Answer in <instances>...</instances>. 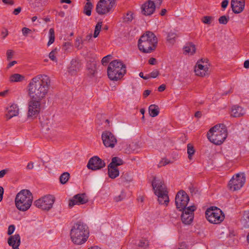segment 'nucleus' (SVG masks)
Instances as JSON below:
<instances>
[{
  "instance_id": "1",
  "label": "nucleus",
  "mask_w": 249,
  "mask_h": 249,
  "mask_svg": "<svg viewBox=\"0 0 249 249\" xmlns=\"http://www.w3.org/2000/svg\"><path fill=\"white\" fill-rule=\"evenodd\" d=\"M51 84L49 76L39 74L32 79L28 88V94L31 99L42 100L47 94Z\"/></svg>"
},
{
  "instance_id": "2",
  "label": "nucleus",
  "mask_w": 249,
  "mask_h": 249,
  "mask_svg": "<svg viewBox=\"0 0 249 249\" xmlns=\"http://www.w3.org/2000/svg\"><path fill=\"white\" fill-rule=\"evenodd\" d=\"M89 234L88 226L81 221L75 223L70 231L71 241L76 245L85 243L89 237Z\"/></svg>"
},
{
  "instance_id": "3",
  "label": "nucleus",
  "mask_w": 249,
  "mask_h": 249,
  "mask_svg": "<svg viewBox=\"0 0 249 249\" xmlns=\"http://www.w3.org/2000/svg\"><path fill=\"white\" fill-rule=\"evenodd\" d=\"M158 38L152 32L147 31L143 34L138 41L139 50L144 53H150L154 51L157 46Z\"/></svg>"
},
{
  "instance_id": "4",
  "label": "nucleus",
  "mask_w": 249,
  "mask_h": 249,
  "mask_svg": "<svg viewBox=\"0 0 249 249\" xmlns=\"http://www.w3.org/2000/svg\"><path fill=\"white\" fill-rule=\"evenodd\" d=\"M227 137V128L223 124L214 125L207 133L209 140L216 145L222 144Z\"/></svg>"
},
{
  "instance_id": "5",
  "label": "nucleus",
  "mask_w": 249,
  "mask_h": 249,
  "mask_svg": "<svg viewBox=\"0 0 249 249\" xmlns=\"http://www.w3.org/2000/svg\"><path fill=\"white\" fill-rule=\"evenodd\" d=\"M152 186L154 194L158 196V200L160 204L168 205L169 201L168 191L164 182L156 177H154L152 181Z\"/></svg>"
},
{
  "instance_id": "6",
  "label": "nucleus",
  "mask_w": 249,
  "mask_h": 249,
  "mask_svg": "<svg viewBox=\"0 0 249 249\" xmlns=\"http://www.w3.org/2000/svg\"><path fill=\"white\" fill-rule=\"evenodd\" d=\"M33 200L32 194L28 190H22L16 196L15 204L18 209L26 211L31 207Z\"/></svg>"
},
{
  "instance_id": "7",
  "label": "nucleus",
  "mask_w": 249,
  "mask_h": 249,
  "mask_svg": "<svg viewBox=\"0 0 249 249\" xmlns=\"http://www.w3.org/2000/svg\"><path fill=\"white\" fill-rule=\"evenodd\" d=\"M125 66L121 61L115 60L111 61L107 68V75L112 81L120 79L126 72Z\"/></svg>"
},
{
  "instance_id": "8",
  "label": "nucleus",
  "mask_w": 249,
  "mask_h": 249,
  "mask_svg": "<svg viewBox=\"0 0 249 249\" xmlns=\"http://www.w3.org/2000/svg\"><path fill=\"white\" fill-rule=\"evenodd\" d=\"M207 219L211 223L217 224L221 223L224 219L223 212L216 207H211L205 212Z\"/></svg>"
},
{
  "instance_id": "9",
  "label": "nucleus",
  "mask_w": 249,
  "mask_h": 249,
  "mask_svg": "<svg viewBox=\"0 0 249 249\" xmlns=\"http://www.w3.org/2000/svg\"><path fill=\"white\" fill-rule=\"evenodd\" d=\"M116 0H100L96 4L95 10L100 15L109 13L115 6Z\"/></svg>"
},
{
  "instance_id": "10",
  "label": "nucleus",
  "mask_w": 249,
  "mask_h": 249,
  "mask_svg": "<svg viewBox=\"0 0 249 249\" xmlns=\"http://www.w3.org/2000/svg\"><path fill=\"white\" fill-rule=\"evenodd\" d=\"M54 201L55 197L49 195L36 200L34 204L43 210L49 211L53 207Z\"/></svg>"
},
{
  "instance_id": "11",
  "label": "nucleus",
  "mask_w": 249,
  "mask_h": 249,
  "mask_svg": "<svg viewBox=\"0 0 249 249\" xmlns=\"http://www.w3.org/2000/svg\"><path fill=\"white\" fill-rule=\"evenodd\" d=\"M246 181V178L243 173H238L233 176L229 183L230 189L232 191L240 189Z\"/></svg>"
},
{
  "instance_id": "12",
  "label": "nucleus",
  "mask_w": 249,
  "mask_h": 249,
  "mask_svg": "<svg viewBox=\"0 0 249 249\" xmlns=\"http://www.w3.org/2000/svg\"><path fill=\"white\" fill-rule=\"evenodd\" d=\"M189 201V197L186 193L183 190L179 191L176 195L175 198L177 208L179 211L187 208L186 206Z\"/></svg>"
},
{
  "instance_id": "13",
  "label": "nucleus",
  "mask_w": 249,
  "mask_h": 249,
  "mask_svg": "<svg viewBox=\"0 0 249 249\" xmlns=\"http://www.w3.org/2000/svg\"><path fill=\"white\" fill-rule=\"evenodd\" d=\"M36 99H31L28 102V117H36L40 110L41 101Z\"/></svg>"
},
{
  "instance_id": "14",
  "label": "nucleus",
  "mask_w": 249,
  "mask_h": 249,
  "mask_svg": "<svg viewBox=\"0 0 249 249\" xmlns=\"http://www.w3.org/2000/svg\"><path fill=\"white\" fill-rule=\"evenodd\" d=\"M196 210V207L192 205L182 210V213L181 216L182 223L186 225L190 224L194 219V211Z\"/></svg>"
},
{
  "instance_id": "15",
  "label": "nucleus",
  "mask_w": 249,
  "mask_h": 249,
  "mask_svg": "<svg viewBox=\"0 0 249 249\" xmlns=\"http://www.w3.org/2000/svg\"><path fill=\"white\" fill-rule=\"evenodd\" d=\"M102 139L104 145L107 147L113 148L117 143V139L110 131H105L102 134Z\"/></svg>"
},
{
  "instance_id": "16",
  "label": "nucleus",
  "mask_w": 249,
  "mask_h": 249,
  "mask_svg": "<svg viewBox=\"0 0 249 249\" xmlns=\"http://www.w3.org/2000/svg\"><path fill=\"white\" fill-rule=\"evenodd\" d=\"M106 166L104 160L98 156H94L91 158L88 163L87 167L91 170L95 171L100 170Z\"/></svg>"
},
{
  "instance_id": "17",
  "label": "nucleus",
  "mask_w": 249,
  "mask_h": 249,
  "mask_svg": "<svg viewBox=\"0 0 249 249\" xmlns=\"http://www.w3.org/2000/svg\"><path fill=\"white\" fill-rule=\"evenodd\" d=\"M88 199L85 194H79L75 195L71 199L69 200V206L70 207H73L75 205L84 204L88 202Z\"/></svg>"
},
{
  "instance_id": "18",
  "label": "nucleus",
  "mask_w": 249,
  "mask_h": 249,
  "mask_svg": "<svg viewBox=\"0 0 249 249\" xmlns=\"http://www.w3.org/2000/svg\"><path fill=\"white\" fill-rule=\"evenodd\" d=\"M155 9V4L151 0H149L142 5V14L145 16H150L153 14Z\"/></svg>"
},
{
  "instance_id": "19",
  "label": "nucleus",
  "mask_w": 249,
  "mask_h": 249,
  "mask_svg": "<svg viewBox=\"0 0 249 249\" xmlns=\"http://www.w3.org/2000/svg\"><path fill=\"white\" fill-rule=\"evenodd\" d=\"M231 6L234 13L239 14L242 12L245 7L244 0H231Z\"/></svg>"
},
{
  "instance_id": "20",
  "label": "nucleus",
  "mask_w": 249,
  "mask_h": 249,
  "mask_svg": "<svg viewBox=\"0 0 249 249\" xmlns=\"http://www.w3.org/2000/svg\"><path fill=\"white\" fill-rule=\"evenodd\" d=\"M81 68L80 62L76 60L72 59L70 64V66L68 68V72L71 75H75L79 71Z\"/></svg>"
},
{
  "instance_id": "21",
  "label": "nucleus",
  "mask_w": 249,
  "mask_h": 249,
  "mask_svg": "<svg viewBox=\"0 0 249 249\" xmlns=\"http://www.w3.org/2000/svg\"><path fill=\"white\" fill-rule=\"evenodd\" d=\"M8 243L10 246H12L13 249H19L18 247L20 244V237L19 234H16L11 236L8 240Z\"/></svg>"
},
{
  "instance_id": "22",
  "label": "nucleus",
  "mask_w": 249,
  "mask_h": 249,
  "mask_svg": "<svg viewBox=\"0 0 249 249\" xmlns=\"http://www.w3.org/2000/svg\"><path fill=\"white\" fill-rule=\"evenodd\" d=\"M208 68L207 66H204L199 62L197 63V66L195 69L196 74L198 76L203 77L208 74Z\"/></svg>"
},
{
  "instance_id": "23",
  "label": "nucleus",
  "mask_w": 249,
  "mask_h": 249,
  "mask_svg": "<svg viewBox=\"0 0 249 249\" xmlns=\"http://www.w3.org/2000/svg\"><path fill=\"white\" fill-rule=\"evenodd\" d=\"M87 69L89 76L90 77L94 76L97 72L96 61L94 60L88 61L87 64Z\"/></svg>"
},
{
  "instance_id": "24",
  "label": "nucleus",
  "mask_w": 249,
  "mask_h": 249,
  "mask_svg": "<svg viewBox=\"0 0 249 249\" xmlns=\"http://www.w3.org/2000/svg\"><path fill=\"white\" fill-rule=\"evenodd\" d=\"M18 108L16 104L12 105L8 108V113L7 114V117L8 119H11L14 116H16L18 114Z\"/></svg>"
},
{
  "instance_id": "25",
  "label": "nucleus",
  "mask_w": 249,
  "mask_h": 249,
  "mask_svg": "<svg viewBox=\"0 0 249 249\" xmlns=\"http://www.w3.org/2000/svg\"><path fill=\"white\" fill-rule=\"evenodd\" d=\"M245 111L242 107L239 106H234L232 107L231 115L234 117H239L242 116Z\"/></svg>"
},
{
  "instance_id": "26",
  "label": "nucleus",
  "mask_w": 249,
  "mask_h": 249,
  "mask_svg": "<svg viewBox=\"0 0 249 249\" xmlns=\"http://www.w3.org/2000/svg\"><path fill=\"white\" fill-rule=\"evenodd\" d=\"M108 174L109 178L114 179L119 176V171L117 167H114L113 166L110 167V165H108Z\"/></svg>"
},
{
  "instance_id": "27",
  "label": "nucleus",
  "mask_w": 249,
  "mask_h": 249,
  "mask_svg": "<svg viewBox=\"0 0 249 249\" xmlns=\"http://www.w3.org/2000/svg\"><path fill=\"white\" fill-rule=\"evenodd\" d=\"M183 49L185 54L192 55L196 52L195 46L192 43L186 44V46L184 47Z\"/></svg>"
},
{
  "instance_id": "28",
  "label": "nucleus",
  "mask_w": 249,
  "mask_h": 249,
  "mask_svg": "<svg viewBox=\"0 0 249 249\" xmlns=\"http://www.w3.org/2000/svg\"><path fill=\"white\" fill-rule=\"evenodd\" d=\"M160 109L158 106L156 105H151L149 107V113L150 116L152 117H156L159 114Z\"/></svg>"
},
{
  "instance_id": "29",
  "label": "nucleus",
  "mask_w": 249,
  "mask_h": 249,
  "mask_svg": "<svg viewBox=\"0 0 249 249\" xmlns=\"http://www.w3.org/2000/svg\"><path fill=\"white\" fill-rule=\"evenodd\" d=\"M159 71L158 70H154L149 74L145 75L144 77H143V72H141L139 73V76L143 79L147 80L150 77L154 78H156L159 75Z\"/></svg>"
},
{
  "instance_id": "30",
  "label": "nucleus",
  "mask_w": 249,
  "mask_h": 249,
  "mask_svg": "<svg viewBox=\"0 0 249 249\" xmlns=\"http://www.w3.org/2000/svg\"><path fill=\"white\" fill-rule=\"evenodd\" d=\"M241 222L245 228H249V211H245L244 213Z\"/></svg>"
},
{
  "instance_id": "31",
  "label": "nucleus",
  "mask_w": 249,
  "mask_h": 249,
  "mask_svg": "<svg viewBox=\"0 0 249 249\" xmlns=\"http://www.w3.org/2000/svg\"><path fill=\"white\" fill-rule=\"evenodd\" d=\"M92 8L93 5L92 3L90 1H88L84 5L83 13L87 16H90Z\"/></svg>"
},
{
  "instance_id": "32",
  "label": "nucleus",
  "mask_w": 249,
  "mask_h": 249,
  "mask_svg": "<svg viewBox=\"0 0 249 249\" xmlns=\"http://www.w3.org/2000/svg\"><path fill=\"white\" fill-rule=\"evenodd\" d=\"M124 163L123 160L118 157H115L112 158L111 162L109 165H110V167L113 166L114 167H117L118 166L123 165Z\"/></svg>"
},
{
  "instance_id": "33",
  "label": "nucleus",
  "mask_w": 249,
  "mask_h": 249,
  "mask_svg": "<svg viewBox=\"0 0 249 249\" xmlns=\"http://www.w3.org/2000/svg\"><path fill=\"white\" fill-rule=\"evenodd\" d=\"M24 76L18 73L12 74L10 77L11 82H18L23 81L24 79Z\"/></svg>"
},
{
  "instance_id": "34",
  "label": "nucleus",
  "mask_w": 249,
  "mask_h": 249,
  "mask_svg": "<svg viewBox=\"0 0 249 249\" xmlns=\"http://www.w3.org/2000/svg\"><path fill=\"white\" fill-rule=\"evenodd\" d=\"M49 40L47 43V45L49 46L53 44L55 40V35H54V31L53 28H51L49 30Z\"/></svg>"
},
{
  "instance_id": "35",
  "label": "nucleus",
  "mask_w": 249,
  "mask_h": 249,
  "mask_svg": "<svg viewBox=\"0 0 249 249\" xmlns=\"http://www.w3.org/2000/svg\"><path fill=\"white\" fill-rule=\"evenodd\" d=\"M70 176V174L68 172H64L61 174L59 178L61 183L62 184H65L68 181Z\"/></svg>"
},
{
  "instance_id": "36",
  "label": "nucleus",
  "mask_w": 249,
  "mask_h": 249,
  "mask_svg": "<svg viewBox=\"0 0 249 249\" xmlns=\"http://www.w3.org/2000/svg\"><path fill=\"white\" fill-rule=\"evenodd\" d=\"M133 18V13L131 11L128 12L124 17V20L126 22H131Z\"/></svg>"
},
{
  "instance_id": "37",
  "label": "nucleus",
  "mask_w": 249,
  "mask_h": 249,
  "mask_svg": "<svg viewBox=\"0 0 249 249\" xmlns=\"http://www.w3.org/2000/svg\"><path fill=\"white\" fill-rule=\"evenodd\" d=\"M195 150L194 147L190 144L187 145V153L188 154V158L189 160L192 159V156L194 154Z\"/></svg>"
},
{
  "instance_id": "38",
  "label": "nucleus",
  "mask_w": 249,
  "mask_h": 249,
  "mask_svg": "<svg viewBox=\"0 0 249 249\" xmlns=\"http://www.w3.org/2000/svg\"><path fill=\"white\" fill-rule=\"evenodd\" d=\"M138 245L139 247L146 249L148 246L149 242L146 239H142L139 241Z\"/></svg>"
},
{
  "instance_id": "39",
  "label": "nucleus",
  "mask_w": 249,
  "mask_h": 249,
  "mask_svg": "<svg viewBox=\"0 0 249 249\" xmlns=\"http://www.w3.org/2000/svg\"><path fill=\"white\" fill-rule=\"evenodd\" d=\"M177 35L173 32H169L167 36V40L170 43L173 44L175 41V38Z\"/></svg>"
},
{
  "instance_id": "40",
  "label": "nucleus",
  "mask_w": 249,
  "mask_h": 249,
  "mask_svg": "<svg viewBox=\"0 0 249 249\" xmlns=\"http://www.w3.org/2000/svg\"><path fill=\"white\" fill-rule=\"evenodd\" d=\"M125 196H126L125 192L124 191L122 190L121 194L119 196H116L114 198V200L115 202H119L124 199Z\"/></svg>"
},
{
  "instance_id": "41",
  "label": "nucleus",
  "mask_w": 249,
  "mask_h": 249,
  "mask_svg": "<svg viewBox=\"0 0 249 249\" xmlns=\"http://www.w3.org/2000/svg\"><path fill=\"white\" fill-rule=\"evenodd\" d=\"M229 19V16H222L219 18L218 21L220 24L225 25L228 22Z\"/></svg>"
},
{
  "instance_id": "42",
  "label": "nucleus",
  "mask_w": 249,
  "mask_h": 249,
  "mask_svg": "<svg viewBox=\"0 0 249 249\" xmlns=\"http://www.w3.org/2000/svg\"><path fill=\"white\" fill-rule=\"evenodd\" d=\"M58 49L57 48H55L53 51H52L49 55V58L53 61H56V58L55 57V54L57 53Z\"/></svg>"
},
{
  "instance_id": "43",
  "label": "nucleus",
  "mask_w": 249,
  "mask_h": 249,
  "mask_svg": "<svg viewBox=\"0 0 249 249\" xmlns=\"http://www.w3.org/2000/svg\"><path fill=\"white\" fill-rule=\"evenodd\" d=\"M213 18L211 16H204L202 18V21L206 24H210Z\"/></svg>"
},
{
  "instance_id": "44",
  "label": "nucleus",
  "mask_w": 249,
  "mask_h": 249,
  "mask_svg": "<svg viewBox=\"0 0 249 249\" xmlns=\"http://www.w3.org/2000/svg\"><path fill=\"white\" fill-rule=\"evenodd\" d=\"M82 38L81 37H77L75 41V46L78 49H80L82 48Z\"/></svg>"
},
{
  "instance_id": "45",
  "label": "nucleus",
  "mask_w": 249,
  "mask_h": 249,
  "mask_svg": "<svg viewBox=\"0 0 249 249\" xmlns=\"http://www.w3.org/2000/svg\"><path fill=\"white\" fill-rule=\"evenodd\" d=\"M112 56L110 54L107 55V56L104 57L102 59V63L103 65H106L107 63L109 60L111 59Z\"/></svg>"
},
{
  "instance_id": "46",
  "label": "nucleus",
  "mask_w": 249,
  "mask_h": 249,
  "mask_svg": "<svg viewBox=\"0 0 249 249\" xmlns=\"http://www.w3.org/2000/svg\"><path fill=\"white\" fill-rule=\"evenodd\" d=\"M15 230V227L14 225H11L9 226L7 231V234L9 235H11Z\"/></svg>"
},
{
  "instance_id": "47",
  "label": "nucleus",
  "mask_w": 249,
  "mask_h": 249,
  "mask_svg": "<svg viewBox=\"0 0 249 249\" xmlns=\"http://www.w3.org/2000/svg\"><path fill=\"white\" fill-rule=\"evenodd\" d=\"M7 58L9 60L11 59L13 56V51L11 50H8L6 53Z\"/></svg>"
},
{
  "instance_id": "48",
  "label": "nucleus",
  "mask_w": 249,
  "mask_h": 249,
  "mask_svg": "<svg viewBox=\"0 0 249 249\" xmlns=\"http://www.w3.org/2000/svg\"><path fill=\"white\" fill-rule=\"evenodd\" d=\"M30 31L31 30L26 27H24L22 29V34L24 36H26Z\"/></svg>"
},
{
  "instance_id": "49",
  "label": "nucleus",
  "mask_w": 249,
  "mask_h": 249,
  "mask_svg": "<svg viewBox=\"0 0 249 249\" xmlns=\"http://www.w3.org/2000/svg\"><path fill=\"white\" fill-rule=\"evenodd\" d=\"M170 163V161L169 160L167 159H162V160L161 161V162L160 163V166H165L168 164Z\"/></svg>"
},
{
  "instance_id": "50",
  "label": "nucleus",
  "mask_w": 249,
  "mask_h": 249,
  "mask_svg": "<svg viewBox=\"0 0 249 249\" xmlns=\"http://www.w3.org/2000/svg\"><path fill=\"white\" fill-rule=\"evenodd\" d=\"M21 11V8L20 7H18L17 8H16L14 9V10L13 12V14L14 15H18Z\"/></svg>"
},
{
  "instance_id": "51",
  "label": "nucleus",
  "mask_w": 249,
  "mask_h": 249,
  "mask_svg": "<svg viewBox=\"0 0 249 249\" xmlns=\"http://www.w3.org/2000/svg\"><path fill=\"white\" fill-rule=\"evenodd\" d=\"M2 2L5 4L13 5L14 4V1L13 0H2Z\"/></svg>"
},
{
  "instance_id": "52",
  "label": "nucleus",
  "mask_w": 249,
  "mask_h": 249,
  "mask_svg": "<svg viewBox=\"0 0 249 249\" xmlns=\"http://www.w3.org/2000/svg\"><path fill=\"white\" fill-rule=\"evenodd\" d=\"M151 1H152L158 8L160 7L162 3V0H151Z\"/></svg>"
},
{
  "instance_id": "53",
  "label": "nucleus",
  "mask_w": 249,
  "mask_h": 249,
  "mask_svg": "<svg viewBox=\"0 0 249 249\" xmlns=\"http://www.w3.org/2000/svg\"><path fill=\"white\" fill-rule=\"evenodd\" d=\"M102 27V22H98L95 26V30L100 32Z\"/></svg>"
},
{
  "instance_id": "54",
  "label": "nucleus",
  "mask_w": 249,
  "mask_h": 249,
  "mask_svg": "<svg viewBox=\"0 0 249 249\" xmlns=\"http://www.w3.org/2000/svg\"><path fill=\"white\" fill-rule=\"evenodd\" d=\"M228 3H229L228 0H224L221 3V7L225 9L227 7Z\"/></svg>"
},
{
  "instance_id": "55",
  "label": "nucleus",
  "mask_w": 249,
  "mask_h": 249,
  "mask_svg": "<svg viewBox=\"0 0 249 249\" xmlns=\"http://www.w3.org/2000/svg\"><path fill=\"white\" fill-rule=\"evenodd\" d=\"M1 35L2 36V38H5L8 35V31L6 29H4L1 32Z\"/></svg>"
},
{
  "instance_id": "56",
  "label": "nucleus",
  "mask_w": 249,
  "mask_h": 249,
  "mask_svg": "<svg viewBox=\"0 0 249 249\" xmlns=\"http://www.w3.org/2000/svg\"><path fill=\"white\" fill-rule=\"evenodd\" d=\"M4 194V189L2 186H0V202L2 200L3 195Z\"/></svg>"
},
{
  "instance_id": "57",
  "label": "nucleus",
  "mask_w": 249,
  "mask_h": 249,
  "mask_svg": "<svg viewBox=\"0 0 249 249\" xmlns=\"http://www.w3.org/2000/svg\"><path fill=\"white\" fill-rule=\"evenodd\" d=\"M166 88V86L164 84H162L158 88V91L159 92H162L165 90Z\"/></svg>"
},
{
  "instance_id": "58",
  "label": "nucleus",
  "mask_w": 249,
  "mask_h": 249,
  "mask_svg": "<svg viewBox=\"0 0 249 249\" xmlns=\"http://www.w3.org/2000/svg\"><path fill=\"white\" fill-rule=\"evenodd\" d=\"M178 249H187L186 244L185 243H181L179 244Z\"/></svg>"
},
{
  "instance_id": "59",
  "label": "nucleus",
  "mask_w": 249,
  "mask_h": 249,
  "mask_svg": "<svg viewBox=\"0 0 249 249\" xmlns=\"http://www.w3.org/2000/svg\"><path fill=\"white\" fill-rule=\"evenodd\" d=\"M26 168L29 170L32 169L34 168V163L33 162H29Z\"/></svg>"
},
{
  "instance_id": "60",
  "label": "nucleus",
  "mask_w": 249,
  "mask_h": 249,
  "mask_svg": "<svg viewBox=\"0 0 249 249\" xmlns=\"http://www.w3.org/2000/svg\"><path fill=\"white\" fill-rule=\"evenodd\" d=\"M148 62L151 65H155L156 62V59L154 58H151L149 59Z\"/></svg>"
},
{
  "instance_id": "61",
  "label": "nucleus",
  "mask_w": 249,
  "mask_h": 249,
  "mask_svg": "<svg viewBox=\"0 0 249 249\" xmlns=\"http://www.w3.org/2000/svg\"><path fill=\"white\" fill-rule=\"evenodd\" d=\"M7 172V170L5 169L0 171V178L3 177L6 174Z\"/></svg>"
},
{
  "instance_id": "62",
  "label": "nucleus",
  "mask_w": 249,
  "mask_h": 249,
  "mask_svg": "<svg viewBox=\"0 0 249 249\" xmlns=\"http://www.w3.org/2000/svg\"><path fill=\"white\" fill-rule=\"evenodd\" d=\"M150 92H151L150 90H149L148 89L145 90L144 91L143 94V97L144 98L146 97L150 94Z\"/></svg>"
},
{
  "instance_id": "63",
  "label": "nucleus",
  "mask_w": 249,
  "mask_h": 249,
  "mask_svg": "<svg viewBox=\"0 0 249 249\" xmlns=\"http://www.w3.org/2000/svg\"><path fill=\"white\" fill-rule=\"evenodd\" d=\"M244 66L246 69L249 68V60H247L244 62Z\"/></svg>"
},
{
  "instance_id": "64",
  "label": "nucleus",
  "mask_w": 249,
  "mask_h": 249,
  "mask_svg": "<svg viewBox=\"0 0 249 249\" xmlns=\"http://www.w3.org/2000/svg\"><path fill=\"white\" fill-rule=\"evenodd\" d=\"M17 63V62L16 61H13L8 64L7 67L10 68Z\"/></svg>"
}]
</instances>
